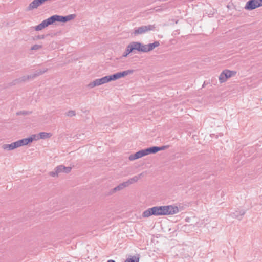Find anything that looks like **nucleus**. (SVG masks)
I'll use <instances>...</instances> for the list:
<instances>
[{"instance_id": "obj_1", "label": "nucleus", "mask_w": 262, "mask_h": 262, "mask_svg": "<svg viewBox=\"0 0 262 262\" xmlns=\"http://www.w3.org/2000/svg\"><path fill=\"white\" fill-rule=\"evenodd\" d=\"M134 72V70H128L120 72H117L113 75H107L101 78L96 79L91 82L88 84L87 86L89 88H93L95 86L101 85L111 81H115L122 77H124L128 75L133 73Z\"/></svg>"}, {"instance_id": "obj_2", "label": "nucleus", "mask_w": 262, "mask_h": 262, "mask_svg": "<svg viewBox=\"0 0 262 262\" xmlns=\"http://www.w3.org/2000/svg\"><path fill=\"white\" fill-rule=\"evenodd\" d=\"M151 215H166L165 206H154L145 210L142 213V216L143 217H148Z\"/></svg>"}, {"instance_id": "obj_3", "label": "nucleus", "mask_w": 262, "mask_h": 262, "mask_svg": "<svg viewBox=\"0 0 262 262\" xmlns=\"http://www.w3.org/2000/svg\"><path fill=\"white\" fill-rule=\"evenodd\" d=\"M51 17L53 24L55 21L58 22H67L74 19L76 17V15L74 14H70L67 16H63L58 15H54Z\"/></svg>"}, {"instance_id": "obj_4", "label": "nucleus", "mask_w": 262, "mask_h": 262, "mask_svg": "<svg viewBox=\"0 0 262 262\" xmlns=\"http://www.w3.org/2000/svg\"><path fill=\"white\" fill-rule=\"evenodd\" d=\"M155 29L154 25H149L147 26H142L138 28H136L134 29V34L135 35H138L144 33L148 31L152 30Z\"/></svg>"}, {"instance_id": "obj_5", "label": "nucleus", "mask_w": 262, "mask_h": 262, "mask_svg": "<svg viewBox=\"0 0 262 262\" xmlns=\"http://www.w3.org/2000/svg\"><path fill=\"white\" fill-rule=\"evenodd\" d=\"M133 51L137 50L138 52H145V45L137 41H133L130 43Z\"/></svg>"}, {"instance_id": "obj_6", "label": "nucleus", "mask_w": 262, "mask_h": 262, "mask_svg": "<svg viewBox=\"0 0 262 262\" xmlns=\"http://www.w3.org/2000/svg\"><path fill=\"white\" fill-rule=\"evenodd\" d=\"M34 139H35V138H33L32 135L31 137L29 138H24L23 139L19 140L15 142L17 147L18 148L24 145H27L28 144L32 142L34 140Z\"/></svg>"}, {"instance_id": "obj_7", "label": "nucleus", "mask_w": 262, "mask_h": 262, "mask_svg": "<svg viewBox=\"0 0 262 262\" xmlns=\"http://www.w3.org/2000/svg\"><path fill=\"white\" fill-rule=\"evenodd\" d=\"M53 24V21L51 18V17L48 18L47 19L44 20L42 21L40 24L37 25L35 27V30L36 31H40L45 28V27L48 26L50 25H51Z\"/></svg>"}, {"instance_id": "obj_8", "label": "nucleus", "mask_w": 262, "mask_h": 262, "mask_svg": "<svg viewBox=\"0 0 262 262\" xmlns=\"http://www.w3.org/2000/svg\"><path fill=\"white\" fill-rule=\"evenodd\" d=\"M258 7L259 6L257 0H250L246 3L244 8L246 10H252Z\"/></svg>"}, {"instance_id": "obj_9", "label": "nucleus", "mask_w": 262, "mask_h": 262, "mask_svg": "<svg viewBox=\"0 0 262 262\" xmlns=\"http://www.w3.org/2000/svg\"><path fill=\"white\" fill-rule=\"evenodd\" d=\"M165 210V214L172 215L178 213L179 209L177 206L172 205L164 206Z\"/></svg>"}, {"instance_id": "obj_10", "label": "nucleus", "mask_w": 262, "mask_h": 262, "mask_svg": "<svg viewBox=\"0 0 262 262\" xmlns=\"http://www.w3.org/2000/svg\"><path fill=\"white\" fill-rule=\"evenodd\" d=\"M52 136L51 134L50 133L46 132H40L38 135H33L32 137L35 138V139L34 140H37L40 139H47L51 137Z\"/></svg>"}, {"instance_id": "obj_11", "label": "nucleus", "mask_w": 262, "mask_h": 262, "mask_svg": "<svg viewBox=\"0 0 262 262\" xmlns=\"http://www.w3.org/2000/svg\"><path fill=\"white\" fill-rule=\"evenodd\" d=\"M144 176V172H142L139 175L135 176L133 178L129 179L127 181H126L127 185L129 186L130 185H132L136 182H137L139 179L142 178Z\"/></svg>"}, {"instance_id": "obj_12", "label": "nucleus", "mask_w": 262, "mask_h": 262, "mask_svg": "<svg viewBox=\"0 0 262 262\" xmlns=\"http://www.w3.org/2000/svg\"><path fill=\"white\" fill-rule=\"evenodd\" d=\"M245 210L243 209H238L236 210L235 212L232 213L231 214V216L233 218L237 219L238 220H241L243 216L245 214Z\"/></svg>"}, {"instance_id": "obj_13", "label": "nucleus", "mask_w": 262, "mask_h": 262, "mask_svg": "<svg viewBox=\"0 0 262 262\" xmlns=\"http://www.w3.org/2000/svg\"><path fill=\"white\" fill-rule=\"evenodd\" d=\"M2 149L5 150L10 151L17 148L16 142H13L11 144H4L2 146Z\"/></svg>"}, {"instance_id": "obj_14", "label": "nucleus", "mask_w": 262, "mask_h": 262, "mask_svg": "<svg viewBox=\"0 0 262 262\" xmlns=\"http://www.w3.org/2000/svg\"><path fill=\"white\" fill-rule=\"evenodd\" d=\"M71 167H66L63 165H59L56 167V170L59 174L61 172L68 173L71 171Z\"/></svg>"}, {"instance_id": "obj_15", "label": "nucleus", "mask_w": 262, "mask_h": 262, "mask_svg": "<svg viewBox=\"0 0 262 262\" xmlns=\"http://www.w3.org/2000/svg\"><path fill=\"white\" fill-rule=\"evenodd\" d=\"M160 45L159 41H155L153 43H149L148 45H145V52H148L154 50L156 47H158Z\"/></svg>"}, {"instance_id": "obj_16", "label": "nucleus", "mask_w": 262, "mask_h": 262, "mask_svg": "<svg viewBox=\"0 0 262 262\" xmlns=\"http://www.w3.org/2000/svg\"><path fill=\"white\" fill-rule=\"evenodd\" d=\"M128 187L127 185V183L125 182H124L121 184H120L119 185H118L117 186L115 187V188H114L112 190H111V192L112 193H115L117 191H120L122 189H123L125 187Z\"/></svg>"}, {"instance_id": "obj_17", "label": "nucleus", "mask_w": 262, "mask_h": 262, "mask_svg": "<svg viewBox=\"0 0 262 262\" xmlns=\"http://www.w3.org/2000/svg\"><path fill=\"white\" fill-rule=\"evenodd\" d=\"M48 69L47 68H45L43 69H39L36 70L34 74H32V79H34L36 77L42 75V74L45 73L46 72H47Z\"/></svg>"}, {"instance_id": "obj_18", "label": "nucleus", "mask_w": 262, "mask_h": 262, "mask_svg": "<svg viewBox=\"0 0 262 262\" xmlns=\"http://www.w3.org/2000/svg\"><path fill=\"white\" fill-rule=\"evenodd\" d=\"M39 4L37 0H33L29 5L27 8L28 10H31L37 8L39 6Z\"/></svg>"}, {"instance_id": "obj_19", "label": "nucleus", "mask_w": 262, "mask_h": 262, "mask_svg": "<svg viewBox=\"0 0 262 262\" xmlns=\"http://www.w3.org/2000/svg\"><path fill=\"white\" fill-rule=\"evenodd\" d=\"M29 79H32V75H27V76H23L15 80V83H20L21 82H24L27 80Z\"/></svg>"}, {"instance_id": "obj_20", "label": "nucleus", "mask_w": 262, "mask_h": 262, "mask_svg": "<svg viewBox=\"0 0 262 262\" xmlns=\"http://www.w3.org/2000/svg\"><path fill=\"white\" fill-rule=\"evenodd\" d=\"M140 256L137 255L136 256H132L130 258H127L124 262H139Z\"/></svg>"}, {"instance_id": "obj_21", "label": "nucleus", "mask_w": 262, "mask_h": 262, "mask_svg": "<svg viewBox=\"0 0 262 262\" xmlns=\"http://www.w3.org/2000/svg\"><path fill=\"white\" fill-rule=\"evenodd\" d=\"M134 51H133V49L130 45V44L129 43L126 47V49H125V52L123 53L122 56L123 57H126L129 54H130V53L133 52Z\"/></svg>"}, {"instance_id": "obj_22", "label": "nucleus", "mask_w": 262, "mask_h": 262, "mask_svg": "<svg viewBox=\"0 0 262 262\" xmlns=\"http://www.w3.org/2000/svg\"><path fill=\"white\" fill-rule=\"evenodd\" d=\"M141 157H142L141 156V155L140 154V151H139L136 152L134 155H130L129 157V159L130 161H133V160H135L136 159H138L139 158H140Z\"/></svg>"}, {"instance_id": "obj_23", "label": "nucleus", "mask_w": 262, "mask_h": 262, "mask_svg": "<svg viewBox=\"0 0 262 262\" xmlns=\"http://www.w3.org/2000/svg\"><path fill=\"white\" fill-rule=\"evenodd\" d=\"M224 72L225 73V75H226L227 79L234 76L236 74L235 72L230 71L229 70H225L224 71Z\"/></svg>"}, {"instance_id": "obj_24", "label": "nucleus", "mask_w": 262, "mask_h": 262, "mask_svg": "<svg viewBox=\"0 0 262 262\" xmlns=\"http://www.w3.org/2000/svg\"><path fill=\"white\" fill-rule=\"evenodd\" d=\"M219 79L220 83H223L227 80L226 75L224 71L220 74Z\"/></svg>"}, {"instance_id": "obj_25", "label": "nucleus", "mask_w": 262, "mask_h": 262, "mask_svg": "<svg viewBox=\"0 0 262 262\" xmlns=\"http://www.w3.org/2000/svg\"><path fill=\"white\" fill-rule=\"evenodd\" d=\"M147 155L157 152L156 146H152L146 149Z\"/></svg>"}, {"instance_id": "obj_26", "label": "nucleus", "mask_w": 262, "mask_h": 262, "mask_svg": "<svg viewBox=\"0 0 262 262\" xmlns=\"http://www.w3.org/2000/svg\"><path fill=\"white\" fill-rule=\"evenodd\" d=\"M66 115L69 117H73L76 115V113L75 111L71 110L66 113Z\"/></svg>"}, {"instance_id": "obj_27", "label": "nucleus", "mask_w": 262, "mask_h": 262, "mask_svg": "<svg viewBox=\"0 0 262 262\" xmlns=\"http://www.w3.org/2000/svg\"><path fill=\"white\" fill-rule=\"evenodd\" d=\"M42 47V45H33L31 49L32 50H39L40 49H41Z\"/></svg>"}, {"instance_id": "obj_28", "label": "nucleus", "mask_w": 262, "mask_h": 262, "mask_svg": "<svg viewBox=\"0 0 262 262\" xmlns=\"http://www.w3.org/2000/svg\"><path fill=\"white\" fill-rule=\"evenodd\" d=\"M168 147L169 146H162L161 147L156 146L157 152L161 150H165L167 149Z\"/></svg>"}, {"instance_id": "obj_29", "label": "nucleus", "mask_w": 262, "mask_h": 262, "mask_svg": "<svg viewBox=\"0 0 262 262\" xmlns=\"http://www.w3.org/2000/svg\"><path fill=\"white\" fill-rule=\"evenodd\" d=\"M50 174L53 177L58 176L59 172H57L56 167L54 169V171H53L50 173Z\"/></svg>"}, {"instance_id": "obj_30", "label": "nucleus", "mask_w": 262, "mask_h": 262, "mask_svg": "<svg viewBox=\"0 0 262 262\" xmlns=\"http://www.w3.org/2000/svg\"><path fill=\"white\" fill-rule=\"evenodd\" d=\"M45 38V35H38L37 36H35L33 37V40H38V39H43Z\"/></svg>"}, {"instance_id": "obj_31", "label": "nucleus", "mask_w": 262, "mask_h": 262, "mask_svg": "<svg viewBox=\"0 0 262 262\" xmlns=\"http://www.w3.org/2000/svg\"><path fill=\"white\" fill-rule=\"evenodd\" d=\"M140 154H141L142 157L147 155V154L146 152V149L141 150H140Z\"/></svg>"}, {"instance_id": "obj_32", "label": "nucleus", "mask_w": 262, "mask_h": 262, "mask_svg": "<svg viewBox=\"0 0 262 262\" xmlns=\"http://www.w3.org/2000/svg\"><path fill=\"white\" fill-rule=\"evenodd\" d=\"M31 112H27V111H21L19 113H17V114L18 115H28V114H30Z\"/></svg>"}, {"instance_id": "obj_33", "label": "nucleus", "mask_w": 262, "mask_h": 262, "mask_svg": "<svg viewBox=\"0 0 262 262\" xmlns=\"http://www.w3.org/2000/svg\"><path fill=\"white\" fill-rule=\"evenodd\" d=\"M39 5L43 4L46 1L45 0H37Z\"/></svg>"}, {"instance_id": "obj_34", "label": "nucleus", "mask_w": 262, "mask_h": 262, "mask_svg": "<svg viewBox=\"0 0 262 262\" xmlns=\"http://www.w3.org/2000/svg\"><path fill=\"white\" fill-rule=\"evenodd\" d=\"M257 1L259 4V7L262 6V0H257Z\"/></svg>"}, {"instance_id": "obj_35", "label": "nucleus", "mask_w": 262, "mask_h": 262, "mask_svg": "<svg viewBox=\"0 0 262 262\" xmlns=\"http://www.w3.org/2000/svg\"><path fill=\"white\" fill-rule=\"evenodd\" d=\"M107 262H115V261L114 260L110 259L108 260Z\"/></svg>"}]
</instances>
